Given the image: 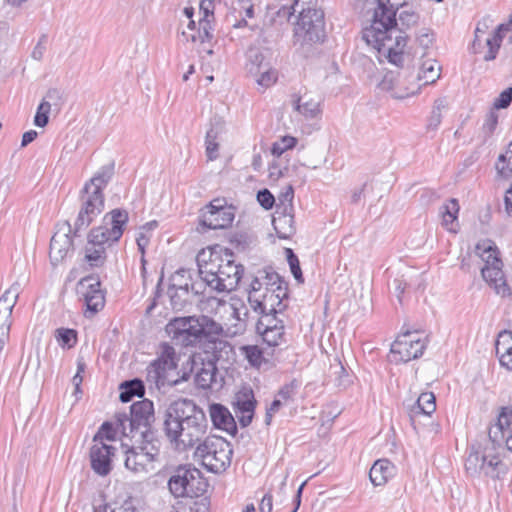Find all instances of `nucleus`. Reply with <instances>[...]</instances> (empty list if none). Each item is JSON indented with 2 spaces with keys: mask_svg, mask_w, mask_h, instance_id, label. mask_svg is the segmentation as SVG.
<instances>
[{
  "mask_svg": "<svg viewBox=\"0 0 512 512\" xmlns=\"http://www.w3.org/2000/svg\"><path fill=\"white\" fill-rule=\"evenodd\" d=\"M419 19L412 9L394 0H377L371 25L362 31V39L368 46L385 56L391 64L403 68L412 61L404 49L408 36L404 29L417 24Z\"/></svg>",
  "mask_w": 512,
  "mask_h": 512,
  "instance_id": "obj_1",
  "label": "nucleus"
},
{
  "mask_svg": "<svg viewBox=\"0 0 512 512\" xmlns=\"http://www.w3.org/2000/svg\"><path fill=\"white\" fill-rule=\"evenodd\" d=\"M163 431L175 450L185 452L206 436L208 420L203 409L193 400L181 398L167 407Z\"/></svg>",
  "mask_w": 512,
  "mask_h": 512,
  "instance_id": "obj_2",
  "label": "nucleus"
},
{
  "mask_svg": "<svg viewBox=\"0 0 512 512\" xmlns=\"http://www.w3.org/2000/svg\"><path fill=\"white\" fill-rule=\"evenodd\" d=\"M222 325L207 315L176 317L166 325L170 338L183 347L203 345L204 349H215L217 356L226 358L231 344L221 339Z\"/></svg>",
  "mask_w": 512,
  "mask_h": 512,
  "instance_id": "obj_3",
  "label": "nucleus"
},
{
  "mask_svg": "<svg viewBox=\"0 0 512 512\" xmlns=\"http://www.w3.org/2000/svg\"><path fill=\"white\" fill-rule=\"evenodd\" d=\"M199 276L217 292H230L237 288L244 267L237 264L228 249L202 250L196 257Z\"/></svg>",
  "mask_w": 512,
  "mask_h": 512,
  "instance_id": "obj_4",
  "label": "nucleus"
},
{
  "mask_svg": "<svg viewBox=\"0 0 512 512\" xmlns=\"http://www.w3.org/2000/svg\"><path fill=\"white\" fill-rule=\"evenodd\" d=\"M295 5L301 9L294 28V45L308 55L315 44L325 40L324 12L316 8L317 0H295Z\"/></svg>",
  "mask_w": 512,
  "mask_h": 512,
  "instance_id": "obj_5",
  "label": "nucleus"
},
{
  "mask_svg": "<svg viewBox=\"0 0 512 512\" xmlns=\"http://www.w3.org/2000/svg\"><path fill=\"white\" fill-rule=\"evenodd\" d=\"M160 445L158 438H124L125 468L135 474L151 472L154 462L159 460Z\"/></svg>",
  "mask_w": 512,
  "mask_h": 512,
  "instance_id": "obj_6",
  "label": "nucleus"
},
{
  "mask_svg": "<svg viewBox=\"0 0 512 512\" xmlns=\"http://www.w3.org/2000/svg\"><path fill=\"white\" fill-rule=\"evenodd\" d=\"M117 428L124 438H158L152 429L155 421L154 405L148 399L137 401L130 406V414L118 413Z\"/></svg>",
  "mask_w": 512,
  "mask_h": 512,
  "instance_id": "obj_7",
  "label": "nucleus"
},
{
  "mask_svg": "<svg viewBox=\"0 0 512 512\" xmlns=\"http://www.w3.org/2000/svg\"><path fill=\"white\" fill-rule=\"evenodd\" d=\"M233 448L227 440L219 436H205L196 446L194 457L212 473L225 472L231 465Z\"/></svg>",
  "mask_w": 512,
  "mask_h": 512,
  "instance_id": "obj_8",
  "label": "nucleus"
},
{
  "mask_svg": "<svg viewBox=\"0 0 512 512\" xmlns=\"http://www.w3.org/2000/svg\"><path fill=\"white\" fill-rule=\"evenodd\" d=\"M215 349H204V353L193 355L192 357V371L195 372V384L201 389H216L222 387L223 377L219 374L217 362H229L234 355V348L231 345L230 353H227L226 358L217 356Z\"/></svg>",
  "mask_w": 512,
  "mask_h": 512,
  "instance_id": "obj_9",
  "label": "nucleus"
},
{
  "mask_svg": "<svg viewBox=\"0 0 512 512\" xmlns=\"http://www.w3.org/2000/svg\"><path fill=\"white\" fill-rule=\"evenodd\" d=\"M475 252L485 262V266L481 269L483 279L493 287L497 294L508 295L509 287L505 280L502 270L503 263L498 257L499 252L495 243L489 239L482 240L476 244Z\"/></svg>",
  "mask_w": 512,
  "mask_h": 512,
  "instance_id": "obj_10",
  "label": "nucleus"
},
{
  "mask_svg": "<svg viewBox=\"0 0 512 512\" xmlns=\"http://www.w3.org/2000/svg\"><path fill=\"white\" fill-rule=\"evenodd\" d=\"M465 470L471 476L483 474L492 479H500L506 474L507 466L499 455L492 454L488 448L481 449L473 445L465 460Z\"/></svg>",
  "mask_w": 512,
  "mask_h": 512,
  "instance_id": "obj_11",
  "label": "nucleus"
},
{
  "mask_svg": "<svg viewBox=\"0 0 512 512\" xmlns=\"http://www.w3.org/2000/svg\"><path fill=\"white\" fill-rule=\"evenodd\" d=\"M288 297L286 286L263 288L258 280H252L248 291V301L252 309L260 314L282 312L286 305L283 300Z\"/></svg>",
  "mask_w": 512,
  "mask_h": 512,
  "instance_id": "obj_12",
  "label": "nucleus"
},
{
  "mask_svg": "<svg viewBox=\"0 0 512 512\" xmlns=\"http://www.w3.org/2000/svg\"><path fill=\"white\" fill-rule=\"evenodd\" d=\"M128 219L126 210L113 209L104 216L102 225L90 231L88 235L89 244L111 245L117 242L123 235Z\"/></svg>",
  "mask_w": 512,
  "mask_h": 512,
  "instance_id": "obj_13",
  "label": "nucleus"
},
{
  "mask_svg": "<svg viewBox=\"0 0 512 512\" xmlns=\"http://www.w3.org/2000/svg\"><path fill=\"white\" fill-rule=\"evenodd\" d=\"M205 487L200 470L187 466H179L168 480L169 491L176 498L199 496Z\"/></svg>",
  "mask_w": 512,
  "mask_h": 512,
  "instance_id": "obj_14",
  "label": "nucleus"
},
{
  "mask_svg": "<svg viewBox=\"0 0 512 512\" xmlns=\"http://www.w3.org/2000/svg\"><path fill=\"white\" fill-rule=\"evenodd\" d=\"M177 362L175 349L168 343L161 344L158 358L146 369L147 381L155 383L158 388L176 384L177 379H171L170 373L176 370Z\"/></svg>",
  "mask_w": 512,
  "mask_h": 512,
  "instance_id": "obj_15",
  "label": "nucleus"
},
{
  "mask_svg": "<svg viewBox=\"0 0 512 512\" xmlns=\"http://www.w3.org/2000/svg\"><path fill=\"white\" fill-rule=\"evenodd\" d=\"M103 208L104 196L102 192H99V188H94V190L89 188L86 191V186H84L81 192V208L74 224L73 234L77 236L80 230L87 228Z\"/></svg>",
  "mask_w": 512,
  "mask_h": 512,
  "instance_id": "obj_16",
  "label": "nucleus"
},
{
  "mask_svg": "<svg viewBox=\"0 0 512 512\" xmlns=\"http://www.w3.org/2000/svg\"><path fill=\"white\" fill-rule=\"evenodd\" d=\"M103 208L104 196L102 192H99V188H94V190L89 188L86 191V186H84L81 192V208L74 224L73 234L77 236L80 230L87 228Z\"/></svg>",
  "mask_w": 512,
  "mask_h": 512,
  "instance_id": "obj_17",
  "label": "nucleus"
},
{
  "mask_svg": "<svg viewBox=\"0 0 512 512\" xmlns=\"http://www.w3.org/2000/svg\"><path fill=\"white\" fill-rule=\"evenodd\" d=\"M235 218L233 206L222 199H214L201 210L200 224L208 229H226Z\"/></svg>",
  "mask_w": 512,
  "mask_h": 512,
  "instance_id": "obj_18",
  "label": "nucleus"
},
{
  "mask_svg": "<svg viewBox=\"0 0 512 512\" xmlns=\"http://www.w3.org/2000/svg\"><path fill=\"white\" fill-rule=\"evenodd\" d=\"M76 292L85 303L86 317H92L104 307L105 297L98 277L89 275L82 278L77 283Z\"/></svg>",
  "mask_w": 512,
  "mask_h": 512,
  "instance_id": "obj_19",
  "label": "nucleus"
},
{
  "mask_svg": "<svg viewBox=\"0 0 512 512\" xmlns=\"http://www.w3.org/2000/svg\"><path fill=\"white\" fill-rule=\"evenodd\" d=\"M426 348V343L418 333L406 331L392 343L390 352L396 362H409L420 357Z\"/></svg>",
  "mask_w": 512,
  "mask_h": 512,
  "instance_id": "obj_20",
  "label": "nucleus"
},
{
  "mask_svg": "<svg viewBox=\"0 0 512 512\" xmlns=\"http://www.w3.org/2000/svg\"><path fill=\"white\" fill-rule=\"evenodd\" d=\"M489 439L494 446L512 451V405L499 409L496 422L489 427Z\"/></svg>",
  "mask_w": 512,
  "mask_h": 512,
  "instance_id": "obj_21",
  "label": "nucleus"
},
{
  "mask_svg": "<svg viewBox=\"0 0 512 512\" xmlns=\"http://www.w3.org/2000/svg\"><path fill=\"white\" fill-rule=\"evenodd\" d=\"M116 447L108 443L93 442L89 451L91 469L95 474L105 477L112 471Z\"/></svg>",
  "mask_w": 512,
  "mask_h": 512,
  "instance_id": "obj_22",
  "label": "nucleus"
},
{
  "mask_svg": "<svg viewBox=\"0 0 512 512\" xmlns=\"http://www.w3.org/2000/svg\"><path fill=\"white\" fill-rule=\"evenodd\" d=\"M66 229L61 233L57 231L51 238L49 257L53 265L61 262L73 247V240L70 236L72 228L69 222H65Z\"/></svg>",
  "mask_w": 512,
  "mask_h": 512,
  "instance_id": "obj_23",
  "label": "nucleus"
},
{
  "mask_svg": "<svg viewBox=\"0 0 512 512\" xmlns=\"http://www.w3.org/2000/svg\"><path fill=\"white\" fill-rule=\"evenodd\" d=\"M299 386V382L296 379H293L279 389L275 399L266 411L265 423L267 425L271 423L273 415L277 413L282 406H287L293 403Z\"/></svg>",
  "mask_w": 512,
  "mask_h": 512,
  "instance_id": "obj_24",
  "label": "nucleus"
},
{
  "mask_svg": "<svg viewBox=\"0 0 512 512\" xmlns=\"http://www.w3.org/2000/svg\"><path fill=\"white\" fill-rule=\"evenodd\" d=\"M209 412L211 421L216 428L222 429L231 435L236 434V422L230 411L225 406L214 403L210 405Z\"/></svg>",
  "mask_w": 512,
  "mask_h": 512,
  "instance_id": "obj_25",
  "label": "nucleus"
},
{
  "mask_svg": "<svg viewBox=\"0 0 512 512\" xmlns=\"http://www.w3.org/2000/svg\"><path fill=\"white\" fill-rule=\"evenodd\" d=\"M320 104L321 101L319 98H315L308 93L294 96L293 99L294 109L306 119H314L321 115L322 110Z\"/></svg>",
  "mask_w": 512,
  "mask_h": 512,
  "instance_id": "obj_26",
  "label": "nucleus"
},
{
  "mask_svg": "<svg viewBox=\"0 0 512 512\" xmlns=\"http://www.w3.org/2000/svg\"><path fill=\"white\" fill-rule=\"evenodd\" d=\"M272 224L281 239H289L295 233L293 211L275 210Z\"/></svg>",
  "mask_w": 512,
  "mask_h": 512,
  "instance_id": "obj_27",
  "label": "nucleus"
},
{
  "mask_svg": "<svg viewBox=\"0 0 512 512\" xmlns=\"http://www.w3.org/2000/svg\"><path fill=\"white\" fill-rule=\"evenodd\" d=\"M223 130L224 121L220 117H214L211 120L210 128L205 137L206 156L208 160L213 161L218 157L219 143L217 139Z\"/></svg>",
  "mask_w": 512,
  "mask_h": 512,
  "instance_id": "obj_28",
  "label": "nucleus"
},
{
  "mask_svg": "<svg viewBox=\"0 0 512 512\" xmlns=\"http://www.w3.org/2000/svg\"><path fill=\"white\" fill-rule=\"evenodd\" d=\"M496 354L500 364L507 370L512 371V332L502 331L499 333L495 343Z\"/></svg>",
  "mask_w": 512,
  "mask_h": 512,
  "instance_id": "obj_29",
  "label": "nucleus"
},
{
  "mask_svg": "<svg viewBox=\"0 0 512 512\" xmlns=\"http://www.w3.org/2000/svg\"><path fill=\"white\" fill-rule=\"evenodd\" d=\"M509 30V24H500L493 33L489 34L482 40V43L484 42L485 47H487V51L483 56L485 61H492L496 58L503 38L505 37V33Z\"/></svg>",
  "mask_w": 512,
  "mask_h": 512,
  "instance_id": "obj_30",
  "label": "nucleus"
},
{
  "mask_svg": "<svg viewBox=\"0 0 512 512\" xmlns=\"http://www.w3.org/2000/svg\"><path fill=\"white\" fill-rule=\"evenodd\" d=\"M459 209L458 201L455 198H451L440 207L439 213L442 218V226L449 232L457 233L459 230L457 222Z\"/></svg>",
  "mask_w": 512,
  "mask_h": 512,
  "instance_id": "obj_31",
  "label": "nucleus"
},
{
  "mask_svg": "<svg viewBox=\"0 0 512 512\" xmlns=\"http://www.w3.org/2000/svg\"><path fill=\"white\" fill-rule=\"evenodd\" d=\"M270 63L266 61L264 51L257 46H250L246 52V70L253 76H257L262 69H266Z\"/></svg>",
  "mask_w": 512,
  "mask_h": 512,
  "instance_id": "obj_32",
  "label": "nucleus"
},
{
  "mask_svg": "<svg viewBox=\"0 0 512 512\" xmlns=\"http://www.w3.org/2000/svg\"><path fill=\"white\" fill-rule=\"evenodd\" d=\"M394 465L387 459H379L374 462L369 471V478L373 485H384L392 476Z\"/></svg>",
  "mask_w": 512,
  "mask_h": 512,
  "instance_id": "obj_33",
  "label": "nucleus"
},
{
  "mask_svg": "<svg viewBox=\"0 0 512 512\" xmlns=\"http://www.w3.org/2000/svg\"><path fill=\"white\" fill-rule=\"evenodd\" d=\"M441 75V66L434 59L424 60L415 76V79L422 81V85H428L435 83Z\"/></svg>",
  "mask_w": 512,
  "mask_h": 512,
  "instance_id": "obj_34",
  "label": "nucleus"
},
{
  "mask_svg": "<svg viewBox=\"0 0 512 512\" xmlns=\"http://www.w3.org/2000/svg\"><path fill=\"white\" fill-rule=\"evenodd\" d=\"M120 396L119 399L123 403L130 402L133 397H143L145 394V386L141 379L134 378L132 380L124 381L119 386Z\"/></svg>",
  "mask_w": 512,
  "mask_h": 512,
  "instance_id": "obj_35",
  "label": "nucleus"
},
{
  "mask_svg": "<svg viewBox=\"0 0 512 512\" xmlns=\"http://www.w3.org/2000/svg\"><path fill=\"white\" fill-rule=\"evenodd\" d=\"M115 164L113 161L108 164L102 166L94 176L85 184L86 191L91 188H99V192H102L109 181L112 179L114 175Z\"/></svg>",
  "mask_w": 512,
  "mask_h": 512,
  "instance_id": "obj_36",
  "label": "nucleus"
},
{
  "mask_svg": "<svg viewBox=\"0 0 512 512\" xmlns=\"http://www.w3.org/2000/svg\"><path fill=\"white\" fill-rule=\"evenodd\" d=\"M167 294L173 310L181 311L193 303L192 293L188 288L168 287Z\"/></svg>",
  "mask_w": 512,
  "mask_h": 512,
  "instance_id": "obj_37",
  "label": "nucleus"
},
{
  "mask_svg": "<svg viewBox=\"0 0 512 512\" xmlns=\"http://www.w3.org/2000/svg\"><path fill=\"white\" fill-rule=\"evenodd\" d=\"M214 17H202L198 23V30L195 33L189 35L186 32H182V35L191 40L192 42H210L213 39V26L212 20Z\"/></svg>",
  "mask_w": 512,
  "mask_h": 512,
  "instance_id": "obj_38",
  "label": "nucleus"
},
{
  "mask_svg": "<svg viewBox=\"0 0 512 512\" xmlns=\"http://www.w3.org/2000/svg\"><path fill=\"white\" fill-rule=\"evenodd\" d=\"M19 296V284L15 283L0 297V314L10 317Z\"/></svg>",
  "mask_w": 512,
  "mask_h": 512,
  "instance_id": "obj_39",
  "label": "nucleus"
},
{
  "mask_svg": "<svg viewBox=\"0 0 512 512\" xmlns=\"http://www.w3.org/2000/svg\"><path fill=\"white\" fill-rule=\"evenodd\" d=\"M495 168L498 175L504 179L512 176V141L508 143L505 153L498 156Z\"/></svg>",
  "mask_w": 512,
  "mask_h": 512,
  "instance_id": "obj_40",
  "label": "nucleus"
},
{
  "mask_svg": "<svg viewBox=\"0 0 512 512\" xmlns=\"http://www.w3.org/2000/svg\"><path fill=\"white\" fill-rule=\"evenodd\" d=\"M284 325L274 326L273 329H267L257 332L261 335L263 341L270 347H277L286 343Z\"/></svg>",
  "mask_w": 512,
  "mask_h": 512,
  "instance_id": "obj_41",
  "label": "nucleus"
},
{
  "mask_svg": "<svg viewBox=\"0 0 512 512\" xmlns=\"http://www.w3.org/2000/svg\"><path fill=\"white\" fill-rule=\"evenodd\" d=\"M498 125V114L496 111L491 109L485 116L483 125L481 127L479 137L481 138V143L486 144L488 140L494 134Z\"/></svg>",
  "mask_w": 512,
  "mask_h": 512,
  "instance_id": "obj_42",
  "label": "nucleus"
},
{
  "mask_svg": "<svg viewBox=\"0 0 512 512\" xmlns=\"http://www.w3.org/2000/svg\"><path fill=\"white\" fill-rule=\"evenodd\" d=\"M85 259L92 267H99L103 265L106 255L105 247L101 244H89L86 246Z\"/></svg>",
  "mask_w": 512,
  "mask_h": 512,
  "instance_id": "obj_43",
  "label": "nucleus"
},
{
  "mask_svg": "<svg viewBox=\"0 0 512 512\" xmlns=\"http://www.w3.org/2000/svg\"><path fill=\"white\" fill-rule=\"evenodd\" d=\"M240 351L252 367L259 368L265 362L264 351L257 345L241 346Z\"/></svg>",
  "mask_w": 512,
  "mask_h": 512,
  "instance_id": "obj_44",
  "label": "nucleus"
},
{
  "mask_svg": "<svg viewBox=\"0 0 512 512\" xmlns=\"http://www.w3.org/2000/svg\"><path fill=\"white\" fill-rule=\"evenodd\" d=\"M399 86V79L395 76L393 72H387L383 79L381 80L379 87L383 91H391L392 96L396 99H403L410 94H414V91L403 93H397L395 89Z\"/></svg>",
  "mask_w": 512,
  "mask_h": 512,
  "instance_id": "obj_45",
  "label": "nucleus"
},
{
  "mask_svg": "<svg viewBox=\"0 0 512 512\" xmlns=\"http://www.w3.org/2000/svg\"><path fill=\"white\" fill-rule=\"evenodd\" d=\"M235 406L237 408L236 413H254L256 400L252 390L241 392L236 397Z\"/></svg>",
  "mask_w": 512,
  "mask_h": 512,
  "instance_id": "obj_46",
  "label": "nucleus"
},
{
  "mask_svg": "<svg viewBox=\"0 0 512 512\" xmlns=\"http://www.w3.org/2000/svg\"><path fill=\"white\" fill-rule=\"evenodd\" d=\"M253 280H258L263 288H276L277 286H286L288 288L287 282L274 271L264 270L261 272V276H257Z\"/></svg>",
  "mask_w": 512,
  "mask_h": 512,
  "instance_id": "obj_47",
  "label": "nucleus"
},
{
  "mask_svg": "<svg viewBox=\"0 0 512 512\" xmlns=\"http://www.w3.org/2000/svg\"><path fill=\"white\" fill-rule=\"evenodd\" d=\"M115 425H117V422ZM117 431L120 432L117 426L114 427L112 423L104 422L98 432L94 435L92 442L107 443V441H113Z\"/></svg>",
  "mask_w": 512,
  "mask_h": 512,
  "instance_id": "obj_48",
  "label": "nucleus"
},
{
  "mask_svg": "<svg viewBox=\"0 0 512 512\" xmlns=\"http://www.w3.org/2000/svg\"><path fill=\"white\" fill-rule=\"evenodd\" d=\"M255 242V237L247 232H237L230 239L231 245L238 251L247 250Z\"/></svg>",
  "mask_w": 512,
  "mask_h": 512,
  "instance_id": "obj_49",
  "label": "nucleus"
},
{
  "mask_svg": "<svg viewBox=\"0 0 512 512\" xmlns=\"http://www.w3.org/2000/svg\"><path fill=\"white\" fill-rule=\"evenodd\" d=\"M294 189L288 185L278 196L276 210L294 211L293 208Z\"/></svg>",
  "mask_w": 512,
  "mask_h": 512,
  "instance_id": "obj_50",
  "label": "nucleus"
},
{
  "mask_svg": "<svg viewBox=\"0 0 512 512\" xmlns=\"http://www.w3.org/2000/svg\"><path fill=\"white\" fill-rule=\"evenodd\" d=\"M285 254L288 261V264L290 266L291 273L293 274L294 278L299 283H303V274L300 268V263L297 255L293 252L291 248H285Z\"/></svg>",
  "mask_w": 512,
  "mask_h": 512,
  "instance_id": "obj_51",
  "label": "nucleus"
},
{
  "mask_svg": "<svg viewBox=\"0 0 512 512\" xmlns=\"http://www.w3.org/2000/svg\"><path fill=\"white\" fill-rule=\"evenodd\" d=\"M191 280V271L189 269L181 268L177 270L172 278H171V284L169 287L174 288H188L189 282Z\"/></svg>",
  "mask_w": 512,
  "mask_h": 512,
  "instance_id": "obj_52",
  "label": "nucleus"
},
{
  "mask_svg": "<svg viewBox=\"0 0 512 512\" xmlns=\"http://www.w3.org/2000/svg\"><path fill=\"white\" fill-rule=\"evenodd\" d=\"M297 143L296 138L284 136L279 141L273 143L271 152L274 156H281L286 150L292 149Z\"/></svg>",
  "mask_w": 512,
  "mask_h": 512,
  "instance_id": "obj_53",
  "label": "nucleus"
},
{
  "mask_svg": "<svg viewBox=\"0 0 512 512\" xmlns=\"http://www.w3.org/2000/svg\"><path fill=\"white\" fill-rule=\"evenodd\" d=\"M489 19H484L482 22H479L476 29H475V38L472 44L473 52L474 53H482V49L484 48L482 46V40L484 39V35L486 34V31L488 29L487 22Z\"/></svg>",
  "mask_w": 512,
  "mask_h": 512,
  "instance_id": "obj_54",
  "label": "nucleus"
},
{
  "mask_svg": "<svg viewBox=\"0 0 512 512\" xmlns=\"http://www.w3.org/2000/svg\"><path fill=\"white\" fill-rule=\"evenodd\" d=\"M276 314L277 313L261 314V318L256 324V331L262 332L263 328L265 329L266 326L267 329H273L274 326L284 325L282 320L277 319Z\"/></svg>",
  "mask_w": 512,
  "mask_h": 512,
  "instance_id": "obj_55",
  "label": "nucleus"
},
{
  "mask_svg": "<svg viewBox=\"0 0 512 512\" xmlns=\"http://www.w3.org/2000/svg\"><path fill=\"white\" fill-rule=\"evenodd\" d=\"M256 77L257 84L266 88L275 83L277 79V72L269 65L266 69H262Z\"/></svg>",
  "mask_w": 512,
  "mask_h": 512,
  "instance_id": "obj_56",
  "label": "nucleus"
},
{
  "mask_svg": "<svg viewBox=\"0 0 512 512\" xmlns=\"http://www.w3.org/2000/svg\"><path fill=\"white\" fill-rule=\"evenodd\" d=\"M50 112V102H41L38 106L36 115L34 117V124L38 127H44L48 124Z\"/></svg>",
  "mask_w": 512,
  "mask_h": 512,
  "instance_id": "obj_57",
  "label": "nucleus"
},
{
  "mask_svg": "<svg viewBox=\"0 0 512 512\" xmlns=\"http://www.w3.org/2000/svg\"><path fill=\"white\" fill-rule=\"evenodd\" d=\"M511 102H512V87H508L504 91H502L497 98H495L492 109L494 111L496 109H506L510 106Z\"/></svg>",
  "mask_w": 512,
  "mask_h": 512,
  "instance_id": "obj_58",
  "label": "nucleus"
},
{
  "mask_svg": "<svg viewBox=\"0 0 512 512\" xmlns=\"http://www.w3.org/2000/svg\"><path fill=\"white\" fill-rule=\"evenodd\" d=\"M64 101L63 93L56 88H52L48 90L42 102H50V108L54 106L60 109Z\"/></svg>",
  "mask_w": 512,
  "mask_h": 512,
  "instance_id": "obj_59",
  "label": "nucleus"
},
{
  "mask_svg": "<svg viewBox=\"0 0 512 512\" xmlns=\"http://www.w3.org/2000/svg\"><path fill=\"white\" fill-rule=\"evenodd\" d=\"M420 404L426 409V416H430L436 410L435 396L432 392H423L419 395Z\"/></svg>",
  "mask_w": 512,
  "mask_h": 512,
  "instance_id": "obj_60",
  "label": "nucleus"
},
{
  "mask_svg": "<svg viewBox=\"0 0 512 512\" xmlns=\"http://www.w3.org/2000/svg\"><path fill=\"white\" fill-rule=\"evenodd\" d=\"M257 201L266 210L271 209L275 204V197L268 189H262L257 193Z\"/></svg>",
  "mask_w": 512,
  "mask_h": 512,
  "instance_id": "obj_61",
  "label": "nucleus"
},
{
  "mask_svg": "<svg viewBox=\"0 0 512 512\" xmlns=\"http://www.w3.org/2000/svg\"><path fill=\"white\" fill-rule=\"evenodd\" d=\"M338 368L339 371L336 372L338 376L335 378V384L341 389H346L353 382L352 376L341 364H339Z\"/></svg>",
  "mask_w": 512,
  "mask_h": 512,
  "instance_id": "obj_62",
  "label": "nucleus"
},
{
  "mask_svg": "<svg viewBox=\"0 0 512 512\" xmlns=\"http://www.w3.org/2000/svg\"><path fill=\"white\" fill-rule=\"evenodd\" d=\"M57 339L63 345H68L71 347V342L76 341V332L73 329L60 328L57 330Z\"/></svg>",
  "mask_w": 512,
  "mask_h": 512,
  "instance_id": "obj_63",
  "label": "nucleus"
},
{
  "mask_svg": "<svg viewBox=\"0 0 512 512\" xmlns=\"http://www.w3.org/2000/svg\"><path fill=\"white\" fill-rule=\"evenodd\" d=\"M94 512H138L136 509H134L131 505V503L125 502L121 507L112 509L109 505H99L97 507H94Z\"/></svg>",
  "mask_w": 512,
  "mask_h": 512,
  "instance_id": "obj_64",
  "label": "nucleus"
}]
</instances>
